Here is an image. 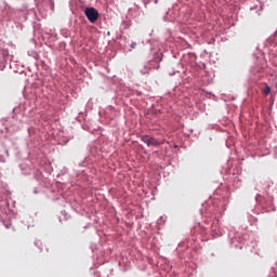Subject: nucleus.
<instances>
[{"label":"nucleus","mask_w":277,"mask_h":277,"mask_svg":"<svg viewBox=\"0 0 277 277\" xmlns=\"http://www.w3.org/2000/svg\"><path fill=\"white\" fill-rule=\"evenodd\" d=\"M142 142H144V144H147V146H161V144H164L166 141H157V138L150 136V135H143L141 136Z\"/></svg>","instance_id":"nucleus-1"},{"label":"nucleus","mask_w":277,"mask_h":277,"mask_svg":"<svg viewBox=\"0 0 277 277\" xmlns=\"http://www.w3.org/2000/svg\"><path fill=\"white\" fill-rule=\"evenodd\" d=\"M84 14L90 23H96L98 21V11L94 8H87Z\"/></svg>","instance_id":"nucleus-2"},{"label":"nucleus","mask_w":277,"mask_h":277,"mask_svg":"<svg viewBox=\"0 0 277 277\" xmlns=\"http://www.w3.org/2000/svg\"><path fill=\"white\" fill-rule=\"evenodd\" d=\"M272 93V89L269 88V85H266L264 89H263V94L265 96L269 95Z\"/></svg>","instance_id":"nucleus-3"},{"label":"nucleus","mask_w":277,"mask_h":277,"mask_svg":"<svg viewBox=\"0 0 277 277\" xmlns=\"http://www.w3.org/2000/svg\"><path fill=\"white\" fill-rule=\"evenodd\" d=\"M5 226V228H10V225H4Z\"/></svg>","instance_id":"nucleus-4"}]
</instances>
